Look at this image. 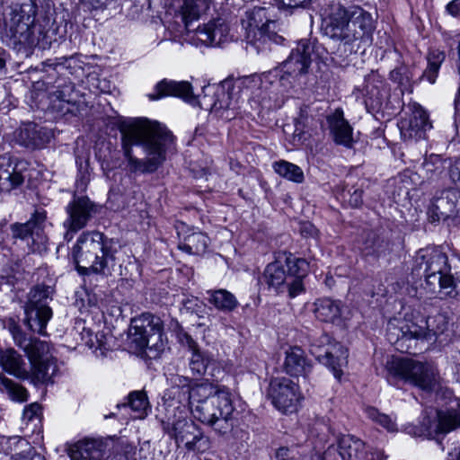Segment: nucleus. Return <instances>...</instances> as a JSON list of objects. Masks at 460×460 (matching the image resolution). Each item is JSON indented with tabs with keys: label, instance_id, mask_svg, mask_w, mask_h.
I'll return each instance as SVG.
<instances>
[{
	"label": "nucleus",
	"instance_id": "1",
	"mask_svg": "<svg viewBox=\"0 0 460 460\" xmlns=\"http://www.w3.org/2000/svg\"><path fill=\"white\" fill-rule=\"evenodd\" d=\"M180 383L168 388L163 399L168 415L186 409L201 423L226 434L233 428L234 405L230 390L209 382L190 385L181 378Z\"/></svg>",
	"mask_w": 460,
	"mask_h": 460
},
{
	"label": "nucleus",
	"instance_id": "2",
	"mask_svg": "<svg viewBox=\"0 0 460 460\" xmlns=\"http://www.w3.org/2000/svg\"><path fill=\"white\" fill-rule=\"evenodd\" d=\"M122 147L132 172H155L174 149V137L162 124L137 119L121 128Z\"/></svg>",
	"mask_w": 460,
	"mask_h": 460
},
{
	"label": "nucleus",
	"instance_id": "3",
	"mask_svg": "<svg viewBox=\"0 0 460 460\" xmlns=\"http://www.w3.org/2000/svg\"><path fill=\"white\" fill-rule=\"evenodd\" d=\"M376 29L372 14L359 6L345 8L340 4L330 6L323 19L324 33L334 40L350 43L369 40Z\"/></svg>",
	"mask_w": 460,
	"mask_h": 460
},
{
	"label": "nucleus",
	"instance_id": "4",
	"mask_svg": "<svg viewBox=\"0 0 460 460\" xmlns=\"http://www.w3.org/2000/svg\"><path fill=\"white\" fill-rule=\"evenodd\" d=\"M116 253L115 242L100 232L83 233L73 248V258L80 275H111Z\"/></svg>",
	"mask_w": 460,
	"mask_h": 460
},
{
	"label": "nucleus",
	"instance_id": "5",
	"mask_svg": "<svg viewBox=\"0 0 460 460\" xmlns=\"http://www.w3.org/2000/svg\"><path fill=\"white\" fill-rule=\"evenodd\" d=\"M415 267L423 270V288L431 296H452L456 282L450 273L447 254L438 247L420 249L414 257Z\"/></svg>",
	"mask_w": 460,
	"mask_h": 460
},
{
	"label": "nucleus",
	"instance_id": "6",
	"mask_svg": "<svg viewBox=\"0 0 460 460\" xmlns=\"http://www.w3.org/2000/svg\"><path fill=\"white\" fill-rule=\"evenodd\" d=\"M283 260L288 272L284 270L282 260L279 257L269 263L263 272V281L270 288L278 293L288 292L290 297H296L304 291L303 279L308 270V262L305 259L284 254Z\"/></svg>",
	"mask_w": 460,
	"mask_h": 460
},
{
	"label": "nucleus",
	"instance_id": "7",
	"mask_svg": "<svg viewBox=\"0 0 460 460\" xmlns=\"http://www.w3.org/2000/svg\"><path fill=\"white\" fill-rule=\"evenodd\" d=\"M387 380H402L423 391L431 392L439 385V373L429 362L417 361L409 358L392 357L386 361Z\"/></svg>",
	"mask_w": 460,
	"mask_h": 460
},
{
	"label": "nucleus",
	"instance_id": "8",
	"mask_svg": "<svg viewBox=\"0 0 460 460\" xmlns=\"http://www.w3.org/2000/svg\"><path fill=\"white\" fill-rule=\"evenodd\" d=\"M36 12L37 5L32 0H22L13 8L8 26L15 46L32 48L39 43L43 29L35 22Z\"/></svg>",
	"mask_w": 460,
	"mask_h": 460
},
{
	"label": "nucleus",
	"instance_id": "9",
	"mask_svg": "<svg viewBox=\"0 0 460 460\" xmlns=\"http://www.w3.org/2000/svg\"><path fill=\"white\" fill-rule=\"evenodd\" d=\"M164 430L174 439L177 446L184 444L188 451L204 453L210 447L209 438L204 435L200 428L188 418L186 409L168 415L163 421Z\"/></svg>",
	"mask_w": 460,
	"mask_h": 460
},
{
	"label": "nucleus",
	"instance_id": "10",
	"mask_svg": "<svg viewBox=\"0 0 460 460\" xmlns=\"http://www.w3.org/2000/svg\"><path fill=\"white\" fill-rule=\"evenodd\" d=\"M275 22L267 16L264 7H253L245 12L242 19L244 40L257 53L270 49V44L279 43L282 37L275 31Z\"/></svg>",
	"mask_w": 460,
	"mask_h": 460
},
{
	"label": "nucleus",
	"instance_id": "11",
	"mask_svg": "<svg viewBox=\"0 0 460 460\" xmlns=\"http://www.w3.org/2000/svg\"><path fill=\"white\" fill-rule=\"evenodd\" d=\"M132 342L149 358H156L164 349L163 326L160 319L151 314H143L132 321Z\"/></svg>",
	"mask_w": 460,
	"mask_h": 460
},
{
	"label": "nucleus",
	"instance_id": "12",
	"mask_svg": "<svg viewBox=\"0 0 460 460\" xmlns=\"http://www.w3.org/2000/svg\"><path fill=\"white\" fill-rule=\"evenodd\" d=\"M314 49V45L310 41L300 40L292 49L289 57L282 63L281 67H276L265 74L264 79L272 84L271 77H279L282 86L290 87L296 77L307 73L312 62Z\"/></svg>",
	"mask_w": 460,
	"mask_h": 460
},
{
	"label": "nucleus",
	"instance_id": "13",
	"mask_svg": "<svg viewBox=\"0 0 460 460\" xmlns=\"http://www.w3.org/2000/svg\"><path fill=\"white\" fill-rule=\"evenodd\" d=\"M427 318L420 309L413 308L403 317L393 318L387 323L386 335L390 343L398 344L401 340H422L428 341Z\"/></svg>",
	"mask_w": 460,
	"mask_h": 460
},
{
	"label": "nucleus",
	"instance_id": "14",
	"mask_svg": "<svg viewBox=\"0 0 460 460\" xmlns=\"http://www.w3.org/2000/svg\"><path fill=\"white\" fill-rule=\"evenodd\" d=\"M310 352L326 366L337 380H341L348 365V349L334 341L328 334L315 338L310 345Z\"/></svg>",
	"mask_w": 460,
	"mask_h": 460
},
{
	"label": "nucleus",
	"instance_id": "15",
	"mask_svg": "<svg viewBox=\"0 0 460 460\" xmlns=\"http://www.w3.org/2000/svg\"><path fill=\"white\" fill-rule=\"evenodd\" d=\"M267 398L278 411L293 413L298 410L303 395L297 383L287 376H276L270 381Z\"/></svg>",
	"mask_w": 460,
	"mask_h": 460
},
{
	"label": "nucleus",
	"instance_id": "16",
	"mask_svg": "<svg viewBox=\"0 0 460 460\" xmlns=\"http://www.w3.org/2000/svg\"><path fill=\"white\" fill-rule=\"evenodd\" d=\"M45 221L46 212L37 210L26 223L11 226L13 237L25 242L32 252L46 251L48 237L44 233Z\"/></svg>",
	"mask_w": 460,
	"mask_h": 460
},
{
	"label": "nucleus",
	"instance_id": "17",
	"mask_svg": "<svg viewBox=\"0 0 460 460\" xmlns=\"http://www.w3.org/2000/svg\"><path fill=\"white\" fill-rule=\"evenodd\" d=\"M365 444L351 435H343L338 445L330 446L323 455L315 454L316 460H375V454L364 451Z\"/></svg>",
	"mask_w": 460,
	"mask_h": 460
},
{
	"label": "nucleus",
	"instance_id": "18",
	"mask_svg": "<svg viewBox=\"0 0 460 460\" xmlns=\"http://www.w3.org/2000/svg\"><path fill=\"white\" fill-rule=\"evenodd\" d=\"M47 291L37 287L29 294V301L25 306V322L29 328L44 335L46 326L52 317V310L46 305Z\"/></svg>",
	"mask_w": 460,
	"mask_h": 460
},
{
	"label": "nucleus",
	"instance_id": "19",
	"mask_svg": "<svg viewBox=\"0 0 460 460\" xmlns=\"http://www.w3.org/2000/svg\"><path fill=\"white\" fill-rule=\"evenodd\" d=\"M93 211V204L86 197L74 199L67 207V218L64 221V227L66 229L65 239L68 242L74 234L83 229L88 223Z\"/></svg>",
	"mask_w": 460,
	"mask_h": 460
},
{
	"label": "nucleus",
	"instance_id": "20",
	"mask_svg": "<svg viewBox=\"0 0 460 460\" xmlns=\"http://www.w3.org/2000/svg\"><path fill=\"white\" fill-rule=\"evenodd\" d=\"M35 346L36 351L28 356L31 363L30 376L38 383H47L58 371L56 360L49 353L48 343H36Z\"/></svg>",
	"mask_w": 460,
	"mask_h": 460
},
{
	"label": "nucleus",
	"instance_id": "21",
	"mask_svg": "<svg viewBox=\"0 0 460 460\" xmlns=\"http://www.w3.org/2000/svg\"><path fill=\"white\" fill-rule=\"evenodd\" d=\"M432 128L428 114L420 106H414L411 117L399 123L401 137L404 141H418L426 137Z\"/></svg>",
	"mask_w": 460,
	"mask_h": 460
},
{
	"label": "nucleus",
	"instance_id": "22",
	"mask_svg": "<svg viewBox=\"0 0 460 460\" xmlns=\"http://www.w3.org/2000/svg\"><path fill=\"white\" fill-rule=\"evenodd\" d=\"M196 36L202 44L212 46H220L234 39L230 24L222 18L215 19L202 28L199 27Z\"/></svg>",
	"mask_w": 460,
	"mask_h": 460
},
{
	"label": "nucleus",
	"instance_id": "23",
	"mask_svg": "<svg viewBox=\"0 0 460 460\" xmlns=\"http://www.w3.org/2000/svg\"><path fill=\"white\" fill-rule=\"evenodd\" d=\"M156 93L148 94L151 101H155L166 96L179 97L185 102L195 104L197 97L193 94L192 86L187 81L163 80L155 85Z\"/></svg>",
	"mask_w": 460,
	"mask_h": 460
},
{
	"label": "nucleus",
	"instance_id": "24",
	"mask_svg": "<svg viewBox=\"0 0 460 460\" xmlns=\"http://www.w3.org/2000/svg\"><path fill=\"white\" fill-rule=\"evenodd\" d=\"M455 188L443 190L434 198L431 210L436 218L433 220L446 219L457 212L460 201V186L454 183Z\"/></svg>",
	"mask_w": 460,
	"mask_h": 460
},
{
	"label": "nucleus",
	"instance_id": "25",
	"mask_svg": "<svg viewBox=\"0 0 460 460\" xmlns=\"http://www.w3.org/2000/svg\"><path fill=\"white\" fill-rule=\"evenodd\" d=\"M327 122L333 141L337 145L352 148L355 143L353 128L349 121L345 119L343 111L341 109H336L327 117Z\"/></svg>",
	"mask_w": 460,
	"mask_h": 460
},
{
	"label": "nucleus",
	"instance_id": "26",
	"mask_svg": "<svg viewBox=\"0 0 460 460\" xmlns=\"http://www.w3.org/2000/svg\"><path fill=\"white\" fill-rule=\"evenodd\" d=\"M104 445L97 439L84 438L69 448L71 460H103Z\"/></svg>",
	"mask_w": 460,
	"mask_h": 460
},
{
	"label": "nucleus",
	"instance_id": "27",
	"mask_svg": "<svg viewBox=\"0 0 460 460\" xmlns=\"http://www.w3.org/2000/svg\"><path fill=\"white\" fill-rule=\"evenodd\" d=\"M185 228H187V226L184 224H180L177 226V232L180 237L178 244L179 249L189 254H203L208 246L209 238L201 232H194L191 230H189L190 233L181 237Z\"/></svg>",
	"mask_w": 460,
	"mask_h": 460
},
{
	"label": "nucleus",
	"instance_id": "28",
	"mask_svg": "<svg viewBox=\"0 0 460 460\" xmlns=\"http://www.w3.org/2000/svg\"><path fill=\"white\" fill-rule=\"evenodd\" d=\"M284 368L290 376H306L312 365L300 347L292 346L285 350Z\"/></svg>",
	"mask_w": 460,
	"mask_h": 460
},
{
	"label": "nucleus",
	"instance_id": "29",
	"mask_svg": "<svg viewBox=\"0 0 460 460\" xmlns=\"http://www.w3.org/2000/svg\"><path fill=\"white\" fill-rule=\"evenodd\" d=\"M190 367L194 375L217 378L222 372L220 363L211 354L195 350L192 352Z\"/></svg>",
	"mask_w": 460,
	"mask_h": 460
},
{
	"label": "nucleus",
	"instance_id": "30",
	"mask_svg": "<svg viewBox=\"0 0 460 460\" xmlns=\"http://www.w3.org/2000/svg\"><path fill=\"white\" fill-rule=\"evenodd\" d=\"M50 134L46 129L39 128L34 123L23 125L18 133L17 141L27 148H40L49 139Z\"/></svg>",
	"mask_w": 460,
	"mask_h": 460
},
{
	"label": "nucleus",
	"instance_id": "31",
	"mask_svg": "<svg viewBox=\"0 0 460 460\" xmlns=\"http://www.w3.org/2000/svg\"><path fill=\"white\" fill-rule=\"evenodd\" d=\"M344 307L341 301L331 298H321L314 303V314L317 319L326 323H339L343 314Z\"/></svg>",
	"mask_w": 460,
	"mask_h": 460
},
{
	"label": "nucleus",
	"instance_id": "32",
	"mask_svg": "<svg viewBox=\"0 0 460 460\" xmlns=\"http://www.w3.org/2000/svg\"><path fill=\"white\" fill-rule=\"evenodd\" d=\"M0 363L4 371L17 378L30 377V371L27 370L22 357L13 349L0 352Z\"/></svg>",
	"mask_w": 460,
	"mask_h": 460
},
{
	"label": "nucleus",
	"instance_id": "33",
	"mask_svg": "<svg viewBox=\"0 0 460 460\" xmlns=\"http://www.w3.org/2000/svg\"><path fill=\"white\" fill-rule=\"evenodd\" d=\"M24 177L16 165H13L10 159L0 157V190L10 191L19 187Z\"/></svg>",
	"mask_w": 460,
	"mask_h": 460
},
{
	"label": "nucleus",
	"instance_id": "34",
	"mask_svg": "<svg viewBox=\"0 0 460 460\" xmlns=\"http://www.w3.org/2000/svg\"><path fill=\"white\" fill-rule=\"evenodd\" d=\"M438 423L431 432L448 433L460 427V403L455 408L440 410L437 413Z\"/></svg>",
	"mask_w": 460,
	"mask_h": 460
},
{
	"label": "nucleus",
	"instance_id": "35",
	"mask_svg": "<svg viewBox=\"0 0 460 460\" xmlns=\"http://www.w3.org/2000/svg\"><path fill=\"white\" fill-rule=\"evenodd\" d=\"M207 294L208 295V302L221 312H233L239 305V302L234 295L226 289L208 290Z\"/></svg>",
	"mask_w": 460,
	"mask_h": 460
},
{
	"label": "nucleus",
	"instance_id": "36",
	"mask_svg": "<svg viewBox=\"0 0 460 460\" xmlns=\"http://www.w3.org/2000/svg\"><path fill=\"white\" fill-rule=\"evenodd\" d=\"M211 0H181V14L185 26L188 28L190 23L199 19L209 6Z\"/></svg>",
	"mask_w": 460,
	"mask_h": 460
},
{
	"label": "nucleus",
	"instance_id": "37",
	"mask_svg": "<svg viewBox=\"0 0 460 460\" xmlns=\"http://www.w3.org/2000/svg\"><path fill=\"white\" fill-rule=\"evenodd\" d=\"M273 169L279 176L296 183H301L305 177L302 169L292 163L280 160L273 164Z\"/></svg>",
	"mask_w": 460,
	"mask_h": 460
},
{
	"label": "nucleus",
	"instance_id": "38",
	"mask_svg": "<svg viewBox=\"0 0 460 460\" xmlns=\"http://www.w3.org/2000/svg\"><path fill=\"white\" fill-rule=\"evenodd\" d=\"M9 332H11L14 343L24 350L27 357L31 354V352L36 351V343H46L45 341H40L38 339L27 338L19 325H17L14 322L9 323L8 326Z\"/></svg>",
	"mask_w": 460,
	"mask_h": 460
},
{
	"label": "nucleus",
	"instance_id": "39",
	"mask_svg": "<svg viewBox=\"0 0 460 460\" xmlns=\"http://www.w3.org/2000/svg\"><path fill=\"white\" fill-rule=\"evenodd\" d=\"M128 406L135 413L134 418L143 419L147 415L148 401L145 393L134 391L128 394Z\"/></svg>",
	"mask_w": 460,
	"mask_h": 460
},
{
	"label": "nucleus",
	"instance_id": "40",
	"mask_svg": "<svg viewBox=\"0 0 460 460\" xmlns=\"http://www.w3.org/2000/svg\"><path fill=\"white\" fill-rule=\"evenodd\" d=\"M0 389L5 391L13 401L19 402L27 401L26 389L4 376H0Z\"/></svg>",
	"mask_w": 460,
	"mask_h": 460
},
{
	"label": "nucleus",
	"instance_id": "41",
	"mask_svg": "<svg viewBox=\"0 0 460 460\" xmlns=\"http://www.w3.org/2000/svg\"><path fill=\"white\" fill-rule=\"evenodd\" d=\"M447 315L441 313L427 319V331L430 332L428 337V341H435L438 335L442 334L447 330Z\"/></svg>",
	"mask_w": 460,
	"mask_h": 460
},
{
	"label": "nucleus",
	"instance_id": "42",
	"mask_svg": "<svg viewBox=\"0 0 460 460\" xmlns=\"http://www.w3.org/2000/svg\"><path fill=\"white\" fill-rule=\"evenodd\" d=\"M444 58L445 56L443 52L434 51L429 54V65L422 76L430 84H434L436 82L438 73Z\"/></svg>",
	"mask_w": 460,
	"mask_h": 460
},
{
	"label": "nucleus",
	"instance_id": "43",
	"mask_svg": "<svg viewBox=\"0 0 460 460\" xmlns=\"http://www.w3.org/2000/svg\"><path fill=\"white\" fill-rule=\"evenodd\" d=\"M365 412L368 419L379 424L388 431L393 432L396 429L394 420L390 416L380 413L377 409L374 407H367Z\"/></svg>",
	"mask_w": 460,
	"mask_h": 460
},
{
	"label": "nucleus",
	"instance_id": "44",
	"mask_svg": "<svg viewBox=\"0 0 460 460\" xmlns=\"http://www.w3.org/2000/svg\"><path fill=\"white\" fill-rule=\"evenodd\" d=\"M456 161H454L455 163ZM447 162L443 161L442 158L438 155H430L428 158H426L422 164L423 170L427 172L428 176L432 177L435 174H438L441 172V170L445 167ZM448 168L450 167L452 161H448Z\"/></svg>",
	"mask_w": 460,
	"mask_h": 460
},
{
	"label": "nucleus",
	"instance_id": "45",
	"mask_svg": "<svg viewBox=\"0 0 460 460\" xmlns=\"http://www.w3.org/2000/svg\"><path fill=\"white\" fill-rule=\"evenodd\" d=\"M304 452L297 451L296 447H283L277 450L275 457L277 460H297L298 456H302Z\"/></svg>",
	"mask_w": 460,
	"mask_h": 460
},
{
	"label": "nucleus",
	"instance_id": "46",
	"mask_svg": "<svg viewBox=\"0 0 460 460\" xmlns=\"http://www.w3.org/2000/svg\"><path fill=\"white\" fill-rule=\"evenodd\" d=\"M40 415L41 406L40 404L34 402L23 410L22 418L24 420L32 421L34 420H40Z\"/></svg>",
	"mask_w": 460,
	"mask_h": 460
},
{
	"label": "nucleus",
	"instance_id": "47",
	"mask_svg": "<svg viewBox=\"0 0 460 460\" xmlns=\"http://www.w3.org/2000/svg\"><path fill=\"white\" fill-rule=\"evenodd\" d=\"M449 179L453 183L460 186V159L451 164L449 167Z\"/></svg>",
	"mask_w": 460,
	"mask_h": 460
},
{
	"label": "nucleus",
	"instance_id": "48",
	"mask_svg": "<svg viewBox=\"0 0 460 460\" xmlns=\"http://www.w3.org/2000/svg\"><path fill=\"white\" fill-rule=\"evenodd\" d=\"M182 305L184 308L191 313L197 312L200 307L199 301L197 297L191 296L182 300Z\"/></svg>",
	"mask_w": 460,
	"mask_h": 460
},
{
	"label": "nucleus",
	"instance_id": "49",
	"mask_svg": "<svg viewBox=\"0 0 460 460\" xmlns=\"http://www.w3.org/2000/svg\"><path fill=\"white\" fill-rule=\"evenodd\" d=\"M300 232L305 237H316L318 234V230L309 222L301 225Z\"/></svg>",
	"mask_w": 460,
	"mask_h": 460
},
{
	"label": "nucleus",
	"instance_id": "50",
	"mask_svg": "<svg viewBox=\"0 0 460 460\" xmlns=\"http://www.w3.org/2000/svg\"><path fill=\"white\" fill-rule=\"evenodd\" d=\"M405 70L406 69L404 67L394 69L390 74L391 79L395 82H398L400 84H404L405 82L407 83L409 81L408 77L404 78L402 76V74L405 72Z\"/></svg>",
	"mask_w": 460,
	"mask_h": 460
},
{
	"label": "nucleus",
	"instance_id": "51",
	"mask_svg": "<svg viewBox=\"0 0 460 460\" xmlns=\"http://www.w3.org/2000/svg\"><path fill=\"white\" fill-rule=\"evenodd\" d=\"M362 190L355 189L352 193H349V202L352 207L358 208L362 204Z\"/></svg>",
	"mask_w": 460,
	"mask_h": 460
},
{
	"label": "nucleus",
	"instance_id": "52",
	"mask_svg": "<svg viewBox=\"0 0 460 460\" xmlns=\"http://www.w3.org/2000/svg\"><path fill=\"white\" fill-rule=\"evenodd\" d=\"M447 11L454 17L460 16V0H452L448 3Z\"/></svg>",
	"mask_w": 460,
	"mask_h": 460
},
{
	"label": "nucleus",
	"instance_id": "53",
	"mask_svg": "<svg viewBox=\"0 0 460 460\" xmlns=\"http://www.w3.org/2000/svg\"><path fill=\"white\" fill-rule=\"evenodd\" d=\"M12 440H13V444L15 445L16 448H28L30 451L31 450L27 440L21 438H13Z\"/></svg>",
	"mask_w": 460,
	"mask_h": 460
},
{
	"label": "nucleus",
	"instance_id": "54",
	"mask_svg": "<svg viewBox=\"0 0 460 460\" xmlns=\"http://www.w3.org/2000/svg\"><path fill=\"white\" fill-rule=\"evenodd\" d=\"M182 342H185L186 345L189 347V349L190 350H192V352L195 350H198L196 342L193 341V339L190 335L184 334Z\"/></svg>",
	"mask_w": 460,
	"mask_h": 460
},
{
	"label": "nucleus",
	"instance_id": "55",
	"mask_svg": "<svg viewBox=\"0 0 460 460\" xmlns=\"http://www.w3.org/2000/svg\"><path fill=\"white\" fill-rule=\"evenodd\" d=\"M7 55L4 49L0 48V70L5 66Z\"/></svg>",
	"mask_w": 460,
	"mask_h": 460
},
{
	"label": "nucleus",
	"instance_id": "56",
	"mask_svg": "<svg viewBox=\"0 0 460 460\" xmlns=\"http://www.w3.org/2000/svg\"><path fill=\"white\" fill-rule=\"evenodd\" d=\"M454 281L456 282L455 286V291L451 296H455L456 294L460 292V275L456 277V279H454ZM441 297H447V296H440Z\"/></svg>",
	"mask_w": 460,
	"mask_h": 460
},
{
	"label": "nucleus",
	"instance_id": "57",
	"mask_svg": "<svg viewBox=\"0 0 460 460\" xmlns=\"http://www.w3.org/2000/svg\"><path fill=\"white\" fill-rule=\"evenodd\" d=\"M455 108H456V111H458L460 110V88L458 91V94L455 99Z\"/></svg>",
	"mask_w": 460,
	"mask_h": 460
},
{
	"label": "nucleus",
	"instance_id": "58",
	"mask_svg": "<svg viewBox=\"0 0 460 460\" xmlns=\"http://www.w3.org/2000/svg\"><path fill=\"white\" fill-rule=\"evenodd\" d=\"M4 233L3 232V230L0 228V248L3 247V242H4Z\"/></svg>",
	"mask_w": 460,
	"mask_h": 460
},
{
	"label": "nucleus",
	"instance_id": "59",
	"mask_svg": "<svg viewBox=\"0 0 460 460\" xmlns=\"http://www.w3.org/2000/svg\"><path fill=\"white\" fill-rule=\"evenodd\" d=\"M376 253V254H379L380 253V250H379V247H371V251L368 252V253Z\"/></svg>",
	"mask_w": 460,
	"mask_h": 460
},
{
	"label": "nucleus",
	"instance_id": "60",
	"mask_svg": "<svg viewBox=\"0 0 460 460\" xmlns=\"http://www.w3.org/2000/svg\"><path fill=\"white\" fill-rule=\"evenodd\" d=\"M456 375L460 376V366L456 368Z\"/></svg>",
	"mask_w": 460,
	"mask_h": 460
},
{
	"label": "nucleus",
	"instance_id": "61",
	"mask_svg": "<svg viewBox=\"0 0 460 460\" xmlns=\"http://www.w3.org/2000/svg\"><path fill=\"white\" fill-rule=\"evenodd\" d=\"M101 92H106L105 87H100Z\"/></svg>",
	"mask_w": 460,
	"mask_h": 460
},
{
	"label": "nucleus",
	"instance_id": "62",
	"mask_svg": "<svg viewBox=\"0 0 460 460\" xmlns=\"http://www.w3.org/2000/svg\"><path fill=\"white\" fill-rule=\"evenodd\" d=\"M87 345H90L91 347L93 346V344H90L89 341H86L85 342Z\"/></svg>",
	"mask_w": 460,
	"mask_h": 460
}]
</instances>
